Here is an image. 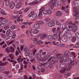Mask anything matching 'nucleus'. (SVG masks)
<instances>
[{
  "instance_id": "nucleus-27",
  "label": "nucleus",
  "mask_w": 79,
  "mask_h": 79,
  "mask_svg": "<svg viewBox=\"0 0 79 79\" xmlns=\"http://www.w3.org/2000/svg\"><path fill=\"white\" fill-rule=\"evenodd\" d=\"M71 41L72 42H75L76 41V36H73L72 37Z\"/></svg>"
},
{
  "instance_id": "nucleus-12",
  "label": "nucleus",
  "mask_w": 79,
  "mask_h": 79,
  "mask_svg": "<svg viewBox=\"0 0 79 79\" xmlns=\"http://www.w3.org/2000/svg\"><path fill=\"white\" fill-rule=\"evenodd\" d=\"M77 29V26L75 25L72 28V31L73 32H76Z\"/></svg>"
},
{
  "instance_id": "nucleus-33",
  "label": "nucleus",
  "mask_w": 79,
  "mask_h": 79,
  "mask_svg": "<svg viewBox=\"0 0 79 79\" xmlns=\"http://www.w3.org/2000/svg\"><path fill=\"white\" fill-rule=\"evenodd\" d=\"M66 68H64L63 69H62L61 70H60V73H63L66 71Z\"/></svg>"
},
{
  "instance_id": "nucleus-45",
  "label": "nucleus",
  "mask_w": 79,
  "mask_h": 79,
  "mask_svg": "<svg viewBox=\"0 0 79 79\" xmlns=\"http://www.w3.org/2000/svg\"><path fill=\"white\" fill-rule=\"evenodd\" d=\"M42 64H40L38 66L37 68L38 69H42Z\"/></svg>"
},
{
  "instance_id": "nucleus-40",
  "label": "nucleus",
  "mask_w": 79,
  "mask_h": 79,
  "mask_svg": "<svg viewBox=\"0 0 79 79\" xmlns=\"http://www.w3.org/2000/svg\"><path fill=\"white\" fill-rule=\"evenodd\" d=\"M9 56L10 58V59H11V60H12V59H13V58H14V55L12 54H10L9 55Z\"/></svg>"
},
{
  "instance_id": "nucleus-15",
  "label": "nucleus",
  "mask_w": 79,
  "mask_h": 79,
  "mask_svg": "<svg viewBox=\"0 0 79 79\" xmlns=\"http://www.w3.org/2000/svg\"><path fill=\"white\" fill-rule=\"evenodd\" d=\"M58 35H57L56 34H54L52 35L53 40H56V39H58Z\"/></svg>"
},
{
  "instance_id": "nucleus-36",
  "label": "nucleus",
  "mask_w": 79,
  "mask_h": 79,
  "mask_svg": "<svg viewBox=\"0 0 79 79\" xmlns=\"http://www.w3.org/2000/svg\"><path fill=\"white\" fill-rule=\"evenodd\" d=\"M69 58V56L64 55L63 57V60H67Z\"/></svg>"
},
{
  "instance_id": "nucleus-42",
  "label": "nucleus",
  "mask_w": 79,
  "mask_h": 79,
  "mask_svg": "<svg viewBox=\"0 0 79 79\" xmlns=\"http://www.w3.org/2000/svg\"><path fill=\"white\" fill-rule=\"evenodd\" d=\"M75 36H76L77 38L79 39V33L78 32L76 33L75 34Z\"/></svg>"
},
{
  "instance_id": "nucleus-1",
  "label": "nucleus",
  "mask_w": 79,
  "mask_h": 79,
  "mask_svg": "<svg viewBox=\"0 0 79 79\" xmlns=\"http://www.w3.org/2000/svg\"><path fill=\"white\" fill-rule=\"evenodd\" d=\"M35 57L37 60H40L41 59L42 57V54L40 53H37L35 54Z\"/></svg>"
},
{
  "instance_id": "nucleus-34",
  "label": "nucleus",
  "mask_w": 79,
  "mask_h": 79,
  "mask_svg": "<svg viewBox=\"0 0 79 79\" xmlns=\"http://www.w3.org/2000/svg\"><path fill=\"white\" fill-rule=\"evenodd\" d=\"M10 0H6V6H8L9 5H10Z\"/></svg>"
},
{
  "instance_id": "nucleus-23",
  "label": "nucleus",
  "mask_w": 79,
  "mask_h": 79,
  "mask_svg": "<svg viewBox=\"0 0 79 79\" xmlns=\"http://www.w3.org/2000/svg\"><path fill=\"white\" fill-rule=\"evenodd\" d=\"M70 55V52L68 51H66L64 53V56H69V55Z\"/></svg>"
},
{
  "instance_id": "nucleus-7",
  "label": "nucleus",
  "mask_w": 79,
  "mask_h": 79,
  "mask_svg": "<svg viewBox=\"0 0 79 79\" xmlns=\"http://www.w3.org/2000/svg\"><path fill=\"white\" fill-rule=\"evenodd\" d=\"M31 52H32V51L30 49L27 50L25 52V55L27 56H28L29 55V53H30Z\"/></svg>"
},
{
  "instance_id": "nucleus-49",
  "label": "nucleus",
  "mask_w": 79,
  "mask_h": 79,
  "mask_svg": "<svg viewBox=\"0 0 79 79\" xmlns=\"http://www.w3.org/2000/svg\"><path fill=\"white\" fill-rule=\"evenodd\" d=\"M57 35H61V31H57L56 33Z\"/></svg>"
},
{
  "instance_id": "nucleus-63",
  "label": "nucleus",
  "mask_w": 79,
  "mask_h": 79,
  "mask_svg": "<svg viewBox=\"0 0 79 79\" xmlns=\"http://www.w3.org/2000/svg\"><path fill=\"white\" fill-rule=\"evenodd\" d=\"M29 10V7H27L25 8L24 10V12H27V11Z\"/></svg>"
},
{
  "instance_id": "nucleus-19",
  "label": "nucleus",
  "mask_w": 79,
  "mask_h": 79,
  "mask_svg": "<svg viewBox=\"0 0 79 79\" xmlns=\"http://www.w3.org/2000/svg\"><path fill=\"white\" fill-rule=\"evenodd\" d=\"M32 12H33V14H32V17L33 18H37V14L35 13H34V11H33Z\"/></svg>"
},
{
  "instance_id": "nucleus-38",
  "label": "nucleus",
  "mask_w": 79,
  "mask_h": 79,
  "mask_svg": "<svg viewBox=\"0 0 79 79\" xmlns=\"http://www.w3.org/2000/svg\"><path fill=\"white\" fill-rule=\"evenodd\" d=\"M43 13L44 15H46L47 14V13H48V10L47 9L44 10H43Z\"/></svg>"
},
{
  "instance_id": "nucleus-55",
  "label": "nucleus",
  "mask_w": 79,
  "mask_h": 79,
  "mask_svg": "<svg viewBox=\"0 0 79 79\" xmlns=\"http://www.w3.org/2000/svg\"><path fill=\"white\" fill-rule=\"evenodd\" d=\"M10 28V26L8 25L6 26V27H5L4 30H7V29H8Z\"/></svg>"
},
{
  "instance_id": "nucleus-30",
  "label": "nucleus",
  "mask_w": 79,
  "mask_h": 79,
  "mask_svg": "<svg viewBox=\"0 0 79 79\" xmlns=\"http://www.w3.org/2000/svg\"><path fill=\"white\" fill-rule=\"evenodd\" d=\"M5 24L3 23H1L0 24V29H3L5 27Z\"/></svg>"
},
{
  "instance_id": "nucleus-21",
  "label": "nucleus",
  "mask_w": 79,
  "mask_h": 79,
  "mask_svg": "<svg viewBox=\"0 0 79 79\" xmlns=\"http://www.w3.org/2000/svg\"><path fill=\"white\" fill-rule=\"evenodd\" d=\"M67 32V31L65 29H64L61 33V35H62V36H63V35H65V34H66Z\"/></svg>"
},
{
  "instance_id": "nucleus-2",
  "label": "nucleus",
  "mask_w": 79,
  "mask_h": 79,
  "mask_svg": "<svg viewBox=\"0 0 79 79\" xmlns=\"http://www.w3.org/2000/svg\"><path fill=\"white\" fill-rule=\"evenodd\" d=\"M73 56H71L70 57V59L69 60V62L72 65H74V60H73Z\"/></svg>"
},
{
  "instance_id": "nucleus-54",
  "label": "nucleus",
  "mask_w": 79,
  "mask_h": 79,
  "mask_svg": "<svg viewBox=\"0 0 79 79\" xmlns=\"http://www.w3.org/2000/svg\"><path fill=\"white\" fill-rule=\"evenodd\" d=\"M3 73H4V74H6V75H8V74H9L10 73V72L8 71H6L4 72Z\"/></svg>"
},
{
  "instance_id": "nucleus-25",
  "label": "nucleus",
  "mask_w": 79,
  "mask_h": 79,
  "mask_svg": "<svg viewBox=\"0 0 79 79\" xmlns=\"http://www.w3.org/2000/svg\"><path fill=\"white\" fill-rule=\"evenodd\" d=\"M50 3L52 5H55V4H56V2L55 0H52L50 1Z\"/></svg>"
},
{
  "instance_id": "nucleus-31",
  "label": "nucleus",
  "mask_w": 79,
  "mask_h": 79,
  "mask_svg": "<svg viewBox=\"0 0 79 79\" xmlns=\"http://www.w3.org/2000/svg\"><path fill=\"white\" fill-rule=\"evenodd\" d=\"M21 56H19V57L17 60L19 62H22V61H23V59H21Z\"/></svg>"
},
{
  "instance_id": "nucleus-48",
  "label": "nucleus",
  "mask_w": 79,
  "mask_h": 79,
  "mask_svg": "<svg viewBox=\"0 0 79 79\" xmlns=\"http://www.w3.org/2000/svg\"><path fill=\"white\" fill-rule=\"evenodd\" d=\"M29 32L31 35H32V29H30L29 31Z\"/></svg>"
},
{
  "instance_id": "nucleus-39",
  "label": "nucleus",
  "mask_w": 79,
  "mask_h": 79,
  "mask_svg": "<svg viewBox=\"0 0 79 79\" xmlns=\"http://www.w3.org/2000/svg\"><path fill=\"white\" fill-rule=\"evenodd\" d=\"M37 23L39 24H44V22L42 20L40 21L37 22Z\"/></svg>"
},
{
  "instance_id": "nucleus-5",
  "label": "nucleus",
  "mask_w": 79,
  "mask_h": 79,
  "mask_svg": "<svg viewBox=\"0 0 79 79\" xmlns=\"http://www.w3.org/2000/svg\"><path fill=\"white\" fill-rule=\"evenodd\" d=\"M21 6H22V3L19 2L16 5L15 8H20Z\"/></svg>"
},
{
  "instance_id": "nucleus-26",
  "label": "nucleus",
  "mask_w": 79,
  "mask_h": 79,
  "mask_svg": "<svg viewBox=\"0 0 79 79\" xmlns=\"http://www.w3.org/2000/svg\"><path fill=\"white\" fill-rule=\"evenodd\" d=\"M67 40H68V38H67V36H64V38L62 39V40L64 42H66Z\"/></svg>"
},
{
  "instance_id": "nucleus-13",
  "label": "nucleus",
  "mask_w": 79,
  "mask_h": 79,
  "mask_svg": "<svg viewBox=\"0 0 79 79\" xmlns=\"http://www.w3.org/2000/svg\"><path fill=\"white\" fill-rule=\"evenodd\" d=\"M64 61L63 60H60V67H63L65 66V64L63 63Z\"/></svg>"
},
{
  "instance_id": "nucleus-4",
  "label": "nucleus",
  "mask_w": 79,
  "mask_h": 79,
  "mask_svg": "<svg viewBox=\"0 0 79 79\" xmlns=\"http://www.w3.org/2000/svg\"><path fill=\"white\" fill-rule=\"evenodd\" d=\"M15 6V3L13 2H11L10 4V9H13Z\"/></svg>"
},
{
  "instance_id": "nucleus-14",
  "label": "nucleus",
  "mask_w": 79,
  "mask_h": 79,
  "mask_svg": "<svg viewBox=\"0 0 79 79\" xmlns=\"http://www.w3.org/2000/svg\"><path fill=\"white\" fill-rule=\"evenodd\" d=\"M44 65L47 68H51L52 66L50 63H44Z\"/></svg>"
},
{
  "instance_id": "nucleus-16",
  "label": "nucleus",
  "mask_w": 79,
  "mask_h": 79,
  "mask_svg": "<svg viewBox=\"0 0 79 79\" xmlns=\"http://www.w3.org/2000/svg\"><path fill=\"white\" fill-rule=\"evenodd\" d=\"M66 36L67 37L71 38L72 37V34L70 32H67L66 34Z\"/></svg>"
},
{
  "instance_id": "nucleus-60",
  "label": "nucleus",
  "mask_w": 79,
  "mask_h": 79,
  "mask_svg": "<svg viewBox=\"0 0 79 79\" xmlns=\"http://www.w3.org/2000/svg\"><path fill=\"white\" fill-rule=\"evenodd\" d=\"M42 12L43 11L40 10V11H39V13L38 15V16H40V15H42Z\"/></svg>"
},
{
  "instance_id": "nucleus-3",
  "label": "nucleus",
  "mask_w": 79,
  "mask_h": 79,
  "mask_svg": "<svg viewBox=\"0 0 79 79\" xmlns=\"http://www.w3.org/2000/svg\"><path fill=\"white\" fill-rule=\"evenodd\" d=\"M62 15H63V13L60 10H58L56 12V16H58V17L61 16Z\"/></svg>"
},
{
  "instance_id": "nucleus-64",
  "label": "nucleus",
  "mask_w": 79,
  "mask_h": 79,
  "mask_svg": "<svg viewBox=\"0 0 79 79\" xmlns=\"http://www.w3.org/2000/svg\"><path fill=\"white\" fill-rule=\"evenodd\" d=\"M56 31H61V28H60V27H57V28L56 29Z\"/></svg>"
},
{
  "instance_id": "nucleus-35",
  "label": "nucleus",
  "mask_w": 79,
  "mask_h": 79,
  "mask_svg": "<svg viewBox=\"0 0 79 79\" xmlns=\"http://www.w3.org/2000/svg\"><path fill=\"white\" fill-rule=\"evenodd\" d=\"M37 52V50L36 49H34L33 51V53H31V56H34L35 55V53Z\"/></svg>"
},
{
  "instance_id": "nucleus-46",
  "label": "nucleus",
  "mask_w": 79,
  "mask_h": 79,
  "mask_svg": "<svg viewBox=\"0 0 79 79\" xmlns=\"http://www.w3.org/2000/svg\"><path fill=\"white\" fill-rule=\"evenodd\" d=\"M53 45H56L57 44H58V42H56V41H54L52 42Z\"/></svg>"
},
{
  "instance_id": "nucleus-62",
  "label": "nucleus",
  "mask_w": 79,
  "mask_h": 79,
  "mask_svg": "<svg viewBox=\"0 0 79 79\" xmlns=\"http://www.w3.org/2000/svg\"><path fill=\"white\" fill-rule=\"evenodd\" d=\"M4 70V68L2 67H0V71H3Z\"/></svg>"
},
{
  "instance_id": "nucleus-58",
  "label": "nucleus",
  "mask_w": 79,
  "mask_h": 79,
  "mask_svg": "<svg viewBox=\"0 0 79 79\" xmlns=\"http://www.w3.org/2000/svg\"><path fill=\"white\" fill-rule=\"evenodd\" d=\"M10 32H11V30H8L6 31V34H8L9 35L10 34Z\"/></svg>"
},
{
  "instance_id": "nucleus-53",
  "label": "nucleus",
  "mask_w": 79,
  "mask_h": 79,
  "mask_svg": "<svg viewBox=\"0 0 79 79\" xmlns=\"http://www.w3.org/2000/svg\"><path fill=\"white\" fill-rule=\"evenodd\" d=\"M62 2V0H57V4L59 5H60L61 2Z\"/></svg>"
},
{
  "instance_id": "nucleus-32",
  "label": "nucleus",
  "mask_w": 79,
  "mask_h": 79,
  "mask_svg": "<svg viewBox=\"0 0 79 79\" xmlns=\"http://www.w3.org/2000/svg\"><path fill=\"white\" fill-rule=\"evenodd\" d=\"M14 33H15L14 31H11L9 34V36L10 37H12V36L13 35Z\"/></svg>"
},
{
  "instance_id": "nucleus-52",
  "label": "nucleus",
  "mask_w": 79,
  "mask_h": 79,
  "mask_svg": "<svg viewBox=\"0 0 79 79\" xmlns=\"http://www.w3.org/2000/svg\"><path fill=\"white\" fill-rule=\"evenodd\" d=\"M69 27H73V23L72 22H69Z\"/></svg>"
},
{
  "instance_id": "nucleus-9",
  "label": "nucleus",
  "mask_w": 79,
  "mask_h": 79,
  "mask_svg": "<svg viewBox=\"0 0 79 79\" xmlns=\"http://www.w3.org/2000/svg\"><path fill=\"white\" fill-rule=\"evenodd\" d=\"M65 69H66V71H70V69H71V65L70 64L68 65L65 67Z\"/></svg>"
},
{
  "instance_id": "nucleus-29",
  "label": "nucleus",
  "mask_w": 79,
  "mask_h": 79,
  "mask_svg": "<svg viewBox=\"0 0 79 79\" xmlns=\"http://www.w3.org/2000/svg\"><path fill=\"white\" fill-rule=\"evenodd\" d=\"M10 51L12 53H13L15 52V48L12 46L10 47Z\"/></svg>"
},
{
  "instance_id": "nucleus-10",
  "label": "nucleus",
  "mask_w": 79,
  "mask_h": 79,
  "mask_svg": "<svg viewBox=\"0 0 79 79\" xmlns=\"http://www.w3.org/2000/svg\"><path fill=\"white\" fill-rule=\"evenodd\" d=\"M47 37V35L45 34H42L40 36L41 39H45Z\"/></svg>"
},
{
  "instance_id": "nucleus-57",
  "label": "nucleus",
  "mask_w": 79,
  "mask_h": 79,
  "mask_svg": "<svg viewBox=\"0 0 79 79\" xmlns=\"http://www.w3.org/2000/svg\"><path fill=\"white\" fill-rule=\"evenodd\" d=\"M56 28L55 27H54L53 28H52V32H53V33H55V31H56Z\"/></svg>"
},
{
  "instance_id": "nucleus-8",
  "label": "nucleus",
  "mask_w": 79,
  "mask_h": 79,
  "mask_svg": "<svg viewBox=\"0 0 79 79\" xmlns=\"http://www.w3.org/2000/svg\"><path fill=\"white\" fill-rule=\"evenodd\" d=\"M54 25L55 22L53 21H50L48 23V26L50 27H53Z\"/></svg>"
},
{
  "instance_id": "nucleus-6",
  "label": "nucleus",
  "mask_w": 79,
  "mask_h": 79,
  "mask_svg": "<svg viewBox=\"0 0 79 79\" xmlns=\"http://www.w3.org/2000/svg\"><path fill=\"white\" fill-rule=\"evenodd\" d=\"M34 27L36 29H38L40 27V25L38 23H35L34 25Z\"/></svg>"
},
{
  "instance_id": "nucleus-51",
  "label": "nucleus",
  "mask_w": 79,
  "mask_h": 79,
  "mask_svg": "<svg viewBox=\"0 0 79 79\" xmlns=\"http://www.w3.org/2000/svg\"><path fill=\"white\" fill-rule=\"evenodd\" d=\"M6 52H7V53H9L10 52V51L9 50V48H6Z\"/></svg>"
},
{
  "instance_id": "nucleus-56",
  "label": "nucleus",
  "mask_w": 79,
  "mask_h": 79,
  "mask_svg": "<svg viewBox=\"0 0 79 79\" xmlns=\"http://www.w3.org/2000/svg\"><path fill=\"white\" fill-rule=\"evenodd\" d=\"M50 21V19L49 18H46L45 19V21H46V22H48V21Z\"/></svg>"
},
{
  "instance_id": "nucleus-50",
  "label": "nucleus",
  "mask_w": 79,
  "mask_h": 79,
  "mask_svg": "<svg viewBox=\"0 0 79 79\" xmlns=\"http://www.w3.org/2000/svg\"><path fill=\"white\" fill-rule=\"evenodd\" d=\"M10 39V37L8 35H5V40H8Z\"/></svg>"
},
{
  "instance_id": "nucleus-43",
  "label": "nucleus",
  "mask_w": 79,
  "mask_h": 79,
  "mask_svg": "<svg viewBox=\"0 0 79 79\" xmlns=\"http://www.w3.org/2000/svg\"><path fill=\"white\" fill-rule=\"evenodd\" d=\"M49 63H50L52 65V64H54L55 63V61L54 60H52Z\"/></svg>"
},
{
  "instance_id": "nucleus-59",
  "label": "nucleus",
  "mask_w": 79,
  "mask_h": 79,
  "mask_svg": "<svg viewBox=\"0 0 79 79\" xmlns=\"http://www.w3.org/2000/svg\"><path fill=\"white\" fill-rule=\"evenodd\" d=\"M15 28H16V27L14 25L12 26L11 27V29L12 30H13L15 29Z\"/></svg>"
},
{
  "instance_id": "nucleus-41",
  "label": "nucleus",
  "mask_w": 79,
  "mask_h": 79,
  "mask_svg": "<svg viewBox=\"0 0 79 79\" xmlns=\"http://www.w3.org/2000/svg\"><path fill=\"white\" fill-rule=\"evenodd\" d=\"M8 63V62H7L6 63H2V64H0V66H5V65H6V64L7 63Z\"/></svg>"
},
{
  "instance_id": "nucleus-28",
  "label": "nucleus",
  "mask_w": 79,
  "mask_h": 79,
  "mask_svg": "<svg viewBox=\"0 0 79 79\" xmlns=\"http://www.w3.org/2000/svg\"><path fill=\"white\" fill-rule=\"evenodd\" d=\"M30 61L31 62H33V61L35 60V59L32 57V56H29Z\"/></svg>"
},
{
  "instance_id": "nucleus-47",
  "label": "nucleus",
  "mask_w": 79,
  "mask_h": 79,
  "mask_svg": "<svg viewBox=\"0 0 79 79\" xmlns=\"http://www.w3.org/2000/svg\"><path fill=\"white\" fill-rule=\"evenodd\" d=\"M33 42L35 44H38V45H40V43H39V41L37 40H34Z\"/></svg>"
},
{
  "instance_id": "nucleus-37",
  "label": "nucleus",
  "mask_w": 79,
  "mask_h": 79,
  "mask_svg": "<svg viewBox=\"0 0 79 79\" xmlns=\"http://www.w3.org/2000/svg\"><path fill=\"white\" fill-rule=\"evenodd\" d=\"M38 32H39V30L37 29H35L33 31V33L34 34H36Z\"/></svg>"
},
{
  "instance_id": "nucleus-22",
  "label": "nucleus",
  "mask_w": 79,
  "mask_h": 79,
  "mask_svg": "<svg viewBox=\"0 0 79 79\" xmlns=\"http://www.w3.org/2000/svg\"><path fill=\"white\" fill-rule=\"evenodd\" d=\"M38 3L39 2H36L35 1L30 3H28V5H33L36 4H38Z\"/></svg>"
},
{
  "instance_id": "nucleus-24",
  "label": "nucleus",
  "mask_w": 79,
  "mask_h": 79,
  "mask_svg": "<svg viewBox=\"0 0 79 79\" xmlns=\"http://www.w3.org/2000/svg\"><path fill=\"white\" fill-rule=\"evenodd\" d=\"M74 16H76L77 19H79V12H77L74 14Z\"/></svg>"
},
{
  "instance_id": "nucleus-20",
  "label": "nucleus",
  "mask_w": 79,
  "mask_h": 79,
  "mask_svg": "<svg viewBox=\"0 0 79 79\" xmlns=\"http://www.w3.org/2000/svg\"><path fill=\"white\" fill-rule=\"evenodd\" d=\"M60 27H62L64 29H65L66 27H67V25L65 24H61L60 26Z\"/></svg>"
},
{
  "instance_id": "nucleus-18",
  "label": "nucleus",
  "mask_w": 79,
  "mask_h": 79,
  "mask_svg": "<svg viewBox=\"0 0 79 79\" xmlns=\"http://www.w3.org/2000/svg\"><path fill=\"white\" fill-rule=\"evenodd\" d=\"M1 21L2 23V24H6L7 22H8V20L6 19H4L3 18H2V19L1 20Z\"/></svg>"
},
{
  "instance_id": "nucleus-44",
  "label": "nucleus",
  "mask_w": 79,
  "mask_h": 79,
  "mask_svg": "<svg viewBox=\"0 0 79 79\" xmlns=\"http://www.w3.org/2000/svg\"><path fill=\"white\" fill-rule=\"evenodd\" d=\"M33 12L32 11L31 13L28 15V16L29 18H31V16L32 17V14L33 13Z\"/></svg>"
},
{
  "instance_id": "nucleus-11",
  "label": "nucleus",
  "mask_w": 79,
  "mask_h": 79,
  "mask_svg": "<svg viewBox=\"0 0 79 79\" xmlns=\"http://www.w3.org/2000/svg\"><path fill=\"white\" fill-rule=\"evenodd\" d=\"M57 56L58 58L61 59L60 60H63L64 55L63 54H57Z\"/></svg>"
},
{
  "instance_id": "nucleus-17",
  "label": "nucleus",
  "mask_w": 79,
  "mask_h": 79,
  "mask_svg": "<svg viewBox=\"0 0 79 79\" xmlns=\"http://www.w3.org/2000/svg\"><path fill=\"white\" fill-rule=\"evenodd\" d=\"M47 39L49 40H52L53 39L52 35H49L47 37Z\"/></svg>"
},
{
  "instance_id": "nucleus-61",
  "label": "nucleus",
  "mask_w": 79,
  "mask_h": 79,
  "mask_svg": "<svg viewBox=\"0 0 79 79\" xmlns=\"http://www.w3.org/2000/svg\"><path fill=\"white\" fill-rule=\"evenodd\" d=\"M70 73H65V76H70Z\"/></svg>"
}]
</instances>
